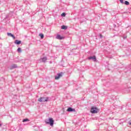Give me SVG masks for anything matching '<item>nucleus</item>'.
I'll return each instance as SVG.
<instances>
[{"label": "nucleus", "mask_w": 131, "mask_h": 131, "mask_svg": "<svg viewBox=\"0 0 131 131\" xmlns=\"http://www.w3.org/2000/svg\"><path fill=\"white\" fill-rule=\"evenodd\" d=\"M2 125H3V124L0 123V127H1V126H2Z\"/></svg>", "instance_id": "nucleus-19"}, {"label": "nucleus", "mask_w": 131, "mask_h": 131, "mask_svg": "<svg viewBox=\"0 0 131 131\" xmlns=\"http://www.w3.org/2000/svg\"><path fill=\"white\" fill-rule=\"evenodd\" d=\"M67 112H75V109L72 108V107H69L67 110Z\"/></svg>", "instance_id": "nucleus-5"}, {"label": "nucleus", "mask_w": 131, "mask_h": 131, "mask_svg": "<svg viewBox=\"0 0 131 131\" xmlns=\"http://www.w3.org/2000/svg\"><path fill=\"white\" fill-rule=\"evenodd\" d=\"M17 64H13L12 66L9 67V69H10V70H12L13 69H14V68H17Z\"/></svg>", "instance_id": "nucleus-7"}, {"label": "nucleus", "mask_w": 131, "mask_h": 131, "mask_svg": "<svg viewBox=\"0 0 131 131\" xmlns=\"http://www.w3.org/2000/svg\"><path fill=\"white\" fill-rule=\"evenodd\" d=\"M100 36H101V37H102V35L100 34Z\"/></svg>", "instance_id": "nucleus-21"}, {"label": "nucleus", "mask_w": 131, "mask_h": 131, "mask_svg": "<svg viewBox=\"0 0 131 131\" xmlns=\"http://www.w3.org/2000/svg\"><path fill=\"white\" fill-rule=\"evenodd\" d=\"M89 60H91L92 59L93 60H94V62H96V61H97V59L96 58V56H95L93 57L91 56V57H89Z\"/></svg>", "instance_id": "nucleus-9"}, {"label": "nucleus", "mask_w": 131, "mask_h": 131, "mask_svg": "<svg viewBox=\"0 0 131 131\" xmlns=\"http://www.w3.org/2000/svg\"><path fill=\"white\" fill-rule=\"evenodd\" d=\"M121 4H123V0H119Z\"/></svg>", "instance_id": "nucleus-18"}, {"label": "nucleus", "mask_w": 131, "mask_h": 131, "mask_svg": "<svg viewBox=\"0 0 131 131\" xmlns=\"http://www.w3.org/2000/svg\"><path fill=\"white\" fill-rule=\"evenodd\" d=\"M61 29H67V27L66 26H61Z\"/></svg>", "instance_id": "nucleus-12"}, {"label": "nucleus", "mask_w": 131, "mask_h": 131, "mask_svg": "<svg viewBox=\"0 0 131 131\" xmlns=\"http://www.w3.org/2000/svg\"><path fill=\"white\" fill-rule=\"evenodd\" d=\"M14 43H15L16 45H20V43H21V41L18 40H15Z\"/></svg>", "instance_id": "nucleus-10"}, {"label": "nucleus", "mask_w": 131, "mask_h": 131, "mask_svg": "<svg viewBox=\"0 0 131 131\" xmlns=\"http://www.w3.org/2000/svg\"><path fill=\"white\" fill-rule=\"evenodd\" d=\"M124 4L126 6H128V5H129V2H128V1H125Z\"/></svg>", "instance_id": "nucleus-13"}, {"label": "nucleus", "mask_w": 131, "mask_h": 131, "mask_svg": "<svg viewBox=\"0 0 131 131\" xmlns=\"http://www.w3.org/2000/svg\"><path fill=\"white\" fill-rule=\"evenodd\" d=\"M26 121H29V119H25L23 120V122H26Z\"/></svg>", "instance_id": "nucleus-14"}, {"label": "nucleus", "mask_w": 131, "mask_h": 131, "mask_svg": "<svg viewBox=\"0 0 131 131\" xmlns=\"http://www.w3.org/2000/svg\"><path fill=\"white\" fill-rule=\"evenodd\" d=\"M129 125H131V123H129Z\"/></svg>", "instance_id": "nucleus-20"}, {"label": "nucleus", "mask_w": 131, "mask_h": 131, "mask_svg": "<svg viewBox=\"0 0 131 131\" xmlns=\"http://www.w3.org/2000/svg\"><path fill=\"white\" fill-rule=\"evenodd\" d=\"M63 75H62V73H59L57 74V76L55 77V79L56 80H58V79H59L60 77H62Z\"/></svg>", "instance_id": "nucleus-4"}, {"label": "nucleus", "mask_w": 131, "mask_h": 131, "mask_svg": "<svg viewBox=\"0 0 131 131\" xmlns=\"http://www.w3.org/2000/svg\"><path fill=\"white\" fill-rule=\"evenodd\" d=\"M39 36H40L41 38H43V34H39Z\"/></svg>", "instance_id": "nucleus-15"}, {"label": "nucleus", "mask_w": 131, "mask_h": 131, "mask_svg": "<svg viewBox=\"0 0 131 131\" xmlns=\"http://www.w3.org/2000/svg\"><path fill=\"white\" fill-rule=\"evenodd\" d=\"M45 122L47 124H50L51 126H53L54 125V120L52 118H50L49 120H46Z\"/></svg>", "instance_id": "nucleus-1"}, {"label": "nucleus", "mask_w": 131, "mask_h": 131, "mask_svg": "<svg viewBox=\"0 0 131 131\" xmlns=\"http://www.w3.org/2000/svg\"><path fill=\"white\" fill-rule=\"evenodd\" d=\"M61 16H62V17H65V16H66V14L63 12V13H62L61 14Z\"/></svg>", "instance_id": "nucleus-17"}, {"label": "nucleus", "mask_w": 131, "mask_h": 131, "mask_svg": "<svg viewBox=\"0 0 131 131\" xmlns=\"http://www.w3.org/2000/svg\"><path fill=\"white\" fill-rule=\"evenodd\" d=\"M7 35H8V36H11V37L13 38V39H16V37H15V36H14V35H13L11 33H8Z\"/></svg>", "instance_id": "nucleus-6"}, {"label": "nucleus", "mask_w": 131, "mask_h": 131, "mask_svg": "<svg viewBox=\"0 0 131 131\" xmlns=\"http://www.w3.org/2000/svg\"><path fill=\"white\" fill-rule=\"evenodd\" d=\"M49 98L48 97H41L38 99L39 102H48Z\"/></svg>", "instance_id": "nucleus-3"}, {"label": "nucleus", "mask_w": 131, "mask_h": 131, "mask_svg": "<svg viewBox=\"0 0 131 131\" xmlns=\"http://www.w3.org/2000/svg\"><path fill=\"white\" fill-rule=\"evenodd\" d=\"M47 60V57H45L43 58H42V62H46Z\"/></svg>", "instance_id": "nucleus-11"}, {"label": "nucleus", "mask_w": 131, "mask_h": 131, "mask_svg": "<svg viewBox=\"0 0 131 131\" xmlns=\"http://www.w3.org/2000/svg\"><path fill=\"white\" fill-rule=\"evenodd\" d=\"M56 38H57V39H60L61 40V39H63L64 37H62V36H61V35L58 34L56 36Z\"/></svg>", "instance_id": "nucleus-8"}, {"label": "nucleus", "mask_w": 131, "mask_h": 131, "mask_svg": "<svg viewBox=\"0 0 131 131\" xmlns=\"http://www.w3.org/2000/svg\"><path fill=\"white\" fill-rule=\"evenodd\" d=\"M98 111H99V109H98L97 107L95 106H92L91 107V112L93 114H95L96 113H98Z\"/></svg>", "instance_id": "nucleus-2"}, {"label": "nucleus", "mask_w": 131, "mask_h": 131, "mask_svg": "<svg viewBox=\"0 0 131 131\" xmlns=\"http://www.w3.org/2000/svg\"><path fill=\"white\" fill-rule=\"evenodd\" d=\"M17 52H18V53H21V48H18L17 49Z\"/></svg>", "instance_id": "nucleus-16"}]
</instances>
